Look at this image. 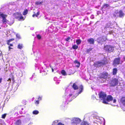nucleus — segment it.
<instances>
[{
	"label": "nucleus",
	"mask_w": 125,
	"mask_h": 125,
	"mask_svg": "<svg viewBox=\"0 0 125 125\" xmlns=\"http://www.w3.org/2000/svg\"><path fill=\"white\" fill-rule=\"evenodd\" d=\"M9 45H10V46H9L8 48L9 49V50H10L11 49H12L13 48L11 47H10V46H13V45L12 44H10Z\"/></svg>",
	"instance_id": "c9c22d12"
},
{
	"label": "nucleus",
	"mask_w": 125,
	"mask_h": 125,
	"mask_svg": "<svg viewBox=\"0 0 125 125\" xmlns=\"http://www.w3.org/2000/svg\"><path fill=\"white\" fill-rule=\"evenodd\" d=\"M109 6V5L108 4H104L101 7V9L103 10L108 7Z\"/></svg>",
	"instance_id": "a211bd4d"
},
{
	"label": "nucleus",
	"mask_w": 125,
	"mask_h": 125,
	"mask_svg": "<svg viewBox=\"0 0 125 125\" xmlns=\"http://www.w3.org/2000/svg\"><path fill=\"white\" fill-rule=\"evenodd\" d=\"M81 42L82 40L80 39H77L76 40V44L78 45L80 44L81 43Z\"/></svg>",
	"instance_id": "5701e85b"
},
{
	"label": "nucleus",
	"mask_w": 125,
	"mask_h": 125,
	"mask_svg": "<svg viewBox=\"0 0 125 125\" xmlns=\"http://www.w3.org/2000/svg\"><path fill=\"white\" fill-rule=\"evenodd\" d=\"M13 15L15 16V18L16 19H18L20 17V20H24L23 17L22 16V14L20 13L17 12L14 14Z\"/></svg>",
	"instance_id": "6e6552de"
},
{
	"label": "nucleus",
	"mask_w": 125,
	"mask_h": 125,
	"mask_svg": "<svg viewBox=\"0 0 125 125\" xmlns=\"http://www.w3.org/2000/svg\"><path fill=\"white\" fill-rule=\"evenodd\" d=\"M28 11L27 9H25L23 11L22 14L24 15H26L28 13Z\"/></svg>",
	"instance_id": "aec40b11"
},
{
	"label": "nucleus",
	"mask_w": 125,
	"mask_h": 125,
	"mask_svg": "<svg viewBox=\"0 0 125 125\" xmlns=\"http://www.w3.org/2000/svg\"><path fill=\"white\" fill-rule=\"evenodd\" d=\"M18 48L21 49L23 48V45L21 44H19L18 45Z\"/></svg>",
	"instance_id": "a878e982"
},
{
	"label": "nucleus",
	"mask_w": 125,
	"mask_h": 125,
	"mask_svg": "<svg viewBox=\"0 0 125 125\" xmlns=\"http://www.w3.org/2000/svg\"><path fill=\"white\" fill-rule=\"evenodd\" d=\"M39 104V102H35V104L36 105H38Z\"/></svg>",
	"instance_id": "49530a36"
},
{
	"label": "nucleus",
	"mask_w": 125,
	"mask_h": 125,
	"mask_svg": "<svg viewBox=\"0 0 125 125\" xmlns=\"http://www.w3.org/2000/svg\"><path fill=\"white\" fill-rule=\"evenodd\" d=\"M33 13L34 14L32 15V16L33 17H34L35 16L37 17L38 15H39L40 14V12L39 11H38L36 14L34 12H33Z\"/></svg>",
	"instance_id": "412c9836"
},
{
	"label": "nucleus",
	"mask_w": 125,
	"mask_h": 125,
	"mask_svg": "<svg viewBox=\"0 0 125 125\" xmlns=\"http://www.w3.org/2000/svg\"><path fill=\"white\" fill-rule=\"evenodd\" d=\"M119 82L118 79L114 78L111 80L110 83L111 86H114L117 85Z\"/></svg>",
	"instance_id": "423d86ee"
},
{
	"label": "nucleus",
	"mask_w": 125,
	"mask_h": 125,
	"mask_svg": "<svg viewBox=\"0 0 125 125\" xmlns=\"http://www.w3.org/2000/svg\"><path fill=\"white\" fill-rule=\"evenodd\" d=\"M122 102L123 103H124V102L125 103V102Z\"/></svg>",
	"instance_id": "6e6d98bb"
},
{
	"label": "nucleus",
	"mask_w": 125,
	"mask_h": 125,
	"mask_svg": "<svg viewBox=\"0 0 125 125\" xmlns=\"http://www.w3.org/2000/svg\"><path fill=\"white\" fill-rule=\"evenodd\" d=\"M93 117L94 118H96L97 120H96L99 124L95 123L94 124L95 125H103V124L104 121V119L103 118H101L100 119L99 117L95 115L94 116L93 115Z\"/></svg>",
	"instance_id": "f03ea898"
},
{
	"label": "nucleus",
	"mask_w": 125,
	"mask_h": 125,
	"mask_svg": "<svg viewBox=\"0 0 125 125\" xmlns=\"http://www.w3.org/2000/svg\"><path fill=\"white\" fill-rule=\"evenodd\" d=\"M87 41L90 44H94V39L92 38H91L87 39Z\"/></svg>",
	"instance_id": "9b49d317"
},
{
	"label": "nucleus",
	"mask_w": 125,
	"mask_h": 125,
	"mask_svg": "<svg viewBox=\"0 0 125 125\" xmlns=\"http://www.w3.org/2000/svg\"><path fill=\"white\" fill-rule=\"evenodd\" d=\"M119 17L120 18H122L123 17L124 15V13L122 10H120L118 12Z\"/></svg>",
	"instance_id": "dca6fc26"
},
{
	"label": "nucleus",
	"mask_w": 125,
	"mask_h": 125,
	"mask_svg": "<svg viewBox=\"0 0 125 125\" xmlns=\"http://www.w3.org/2000/svg\"><path fill=\"white\" fill-rule=\"evenodd\" d=\"M123 59L124 61H125V56L123 57Z\"/></svg>",
	"instance_id": "de8ad7c7"
},
{
	"label": "nucleus",
	"mask_w": 125,
	"mask_h": 125,
	"mask_svg": "<svg viewBox=\"0 0 125 125\" xmlns=\"http://www.w3.org/2000/svg\"><path fill=\"white\" fill-rule=\"evenodd\" d=\"M0 125H5V124L4 121L0 120Z\"/></svg>",
	"instance_id": "7c9ffc66"
},
{
	"label": "nucleus",
	"mask_w": 125,
	"mask_h": 125,
	"mask_svg": "<svg viewBox=\"0 0 125 125\" xmlns=\"http://www.w3.org/2000/svg\"><path fill=\"white\" fill-rule=\"evenodd\" d=\"M117 69L116 68H113L112 69V73L113 75H116L117 73Z\"/></svg>",
	"instance_id": "f8f14e48"
},
{
	"label": "nucleus",
	"mask_w": 125,
	"mask_h": 125,
	"mask_svg": "<svg viewBox=\"0 0 125 125\" xmlns=\"http://www.w3.org/2000/svg\"><path fill=\"white\" fill-rule=\"evenodd\" d=\"M113 99L112 96L111 95H108L106 98V101H111Z\"/></svg>",
	"instance_id": "9d476101"
},
{
	"label": "nucleus",
	"mask_w": 125,
	"mask_h": 125,
	"mask_svg": "<svg viewBox=\"0 0 125 125\" xmlns=\"http://www.w3.org/2000/svg\"><path fill=\"white\" fill-rule=\"evenodd\" d=\"M72 121L73 123L77 124L81 122V120L79 118H73Z\"/></svg>",
	"instance_id": "1a4fd4ad"
},
{
	"label": "nucleus",
	"mask_w": 125,
	"mask_h": 125,
	"mask_svg": "<svg viewBox=\"0 0 125 125\" xmlns=\"http://www.w3.org/2000/svg\"><path fill=\"white\" fill-rule=\"evenodd\" d=\"M16 36L17 38L19 39H20L21 38L20 36L19 35H16Z\"/></svg>",
	"instance_id": "79ce46f5"
},
{
	"label": "nucleus",
	"mask_w": 125,
	"mask_h": 125,
	"mask_svg": "<svg viewBox=\"0 0 125 125\" xmlns=\"http://www.w3.org/2000/svg\"><path fill=\"white\" fill-rule=\"evenodd\" d=\"M72 87L74 90H77L78 88V86L75 83H73L72 86Z\"/></svg>",
	"instance_id": "6ab92c4d"
},
{
	"label": "nucleus",
	"mask_w": 125,
	"mask_h": 125,
	"mask_svg": "<svg viewBox=\"0 0 125 125\" xmlns=\"http://www.w3.org/2000/svg\"><path fill=\"white\" fill-rule=\"evenodd\" d=\"M121 102H125V97H123L121 99Z\"/></svg>",
	"instance_id": "473e14b6"
},
{
	"label": "nucleus",
	"mask_w": 125,
	"mask_h": 125,
	"mask_svg": "<svg viewBox=\"0 0 125 125\" xmlns=\"http://www.w3.org/2000/svg\"><path fill=\"white\" fill-rule=\"evenodd\" d=\"M120 60L121 58L119 57L115 58L113 61V65L114 67H116L119 64Z\"/></svg>",
	"instance_id": "39448f33"
},
{
	"label": "nucleus",
	"mask_w": 125,
	"mask_h": 125,
	"mask_svg": "<svg viewBox=\"0 0 125 125\" xmlns=\"http://www.w3.org/2000/svg\"><path fill=\"white\" fill-rule=\"evenodd\" d=\"M52 72H53L54 71L53 69L52 68Z\"/></svg>",
	"instance_id": "09e8293b"
},
{
	"label": "nucleus",
	"mask_w": 125,
	"mask_h": 125,
	"mask_svg": "<svg viewBox=\"0 0 125 125\" xmlns=\"http://www.w3.org/2000/svg\"><path fill=\"white\" fill-rule=\"evenodd\" d=\"M103 63L102 62L98 61L95 62L94 64V65L95 66H98L99 64H100V65L103 66Z\"/></svg>",
	"instance_id": "2eb2a0df"
},
{
	"label": "nucleus",
	"mask_w": 125,
	"mask_h": 125,
	"mask_svg": "<svg viewBox=\"0 0 125 125\" xmlns=\"http://www.w3.org/2000/svg\"><path fill=\"white\" fill-rule=\"evenodd\" d=\"M72 95V94H69V96H71Z\"/></svg>",
	"instance_id": "603ef678"
},
{
	"label": "nucleus",
	"mask_w": 125,
	"mask_h": 125,
	"mask_svg": "<svg viewBox=\"0 0 125 125\" xmlns=\"http://www.w3.org/2000/svg\"><path fill=\"white\" fill-rule=\"evenodd\" d=\"M15 125H21V123L20 120H18L15 123Z\"/></svg>",
	"instance_id": "4be33fe9"
},
{
	"label": "nucleus",
	"mask_w": 125,
	"mask_h": 125,
	"mask_svg": "<svg viewBox=\"0 0 125 125\" xmlns=\"http://www.w3.org/2000/svg\"><path fill=\"white\" fill-rule=\"evenodd\" d=\"M58 122V120H55L53 122V124H55L56 123H57Z\"/></svg>",
	"instance_id": "a19ab883"
},
{
	"label": "nucleus",
	"mask_w": 125,
	"mask_h": 125,
	"mask_svg": "<svg viewBox=\"0 0 125 125\" xmlns=\"http://www.w3.org/2000/svg\"><path fill=\"white\" fill-rule=\"evenodd\" d=\"M92 49V48H90L87 49L86 50V52L87 53H89V52Z\"/></svg>",
	"instance_id": "f704fd0d"
},
{
	"label": "nucleus",
	"mask_w": 125,
	"mask_h": 125,
	"mask_svg": "<svg viewBox=\"0 0 125 125\" xmlns=\"http://www.w3.org/2000/svg\"><path fill=\"white\" fill-rule=\"evenodd\" d=\"M8 81H11V79H10V78H9L8 79Z\"/></svg>",
	"instance_id": "8fccbe9b"
},
{
	"label": "nucleus",
	"mask_w": 125,
	"mask_h": 125,
	"mask_svg": "<svg viewBox=\"0 0 125 125\" xmlns=\"http://www.w3.org/2000/svg\"><path fill=\"white\" fill-rule=\"evenodd\" d=\"M78 48V46L74 44L73 45L72 48L74 49H77Z\"/></svg>",
	"instance_id": "cd10ccee"
},
{
	"label": "nucleus",
	"mask_w": 125,
	"mask_h": 125,
	"mask_svg": "<svg viewBox=\"0 0 125 125\" xmlns=\"http://www.w3.org/2000/svg\"><path fill=\"white\" fill-rule=\"evenodd\" d=\"M6 115V114H5L3 115H2V117L3 118H5V117Z\"/></svg>",
	"instance_id": "ea45409f"
},
{
	"label": "nucleus",
	"mask_w": 125,
	"mask_h": 125,
	"mask_svg": "<svg viewBox=\"0 0 125 125\" xmlns=\"http://www.w3.org/2000/svg\"><path fill=\"white\" fill-rule=\"evenodd\" d=\"M99 98L100 100L103 102H106L107 95L106 94L102 91L100 92L98 94Z\"/></svg>",
	"instance_id": "f257e3e1"
},
{
	"label": "nucleus",
	"mask_w": 125,
	"mask_h": 125,
	"mask_svg": "<svg viewBox=\"0 0 125 125\" xmlns=\"http://www.w3.org/2000/svg\"><path fill=\"white\" fill-rule=\"evenodd\" d=\"M81 125H89V124L87 122L83 121L81 123Z\"/></svg>",
	"instance_id": "c85d7f7f"
},
{
	"label": "nucleus",
	"mask_w": 125,
	"mask_h": 125,
	"mask_svg": "<svg viewBox=\"0 0 125 125\" xmlns=\"http://www.w3.org/2000/svg\"><path fill=\"white\" fill-rule=\"evenodd\" d=\"M42 99V97H41L40 96H38V100L36 101L35 100V101H36L35 102H39V101L41 100Z\"/></svg>",
	"instance_id": "2f4dec72"
},
{
	"label": "nucleus",
	"mask_w": 125,
	"mask_h": 125,
	"mask_svg": "<svg viewBox=\"0 0 125 125\" xmlns=\"http://www.w3.org/2000/svg\"><path fill=\"white\" fill-rule=\"evenodd\" d=\"M39 113V111L37 110H35L32 113L33 114L37 115Z\"/></svg>",
	"instance_id": "c756f323"
},
{
	"label": "nucleus",
	"mask_w": 125,
	"mask_h": 125,
	"mask_svg": "<svg viewBox=\"0 0 125 125\" xmlns=\"http://www.w3.org/2000/svg\"><path fill=\"white\" fill-rule=\"evenodd\" d=\"M104 49L108 52H113L114 50V47L109 45H106L104 46Z\"/></svg>",
	"instance_id": "7ed1b4c3"
},
{
	"label": "nucleus",
	"mask_w": 125,
	"mask_h": 125,
	"mask_svg": "<svg viewBox=\"0 0 125 125\" xmlns=\"http://www.w3.org/2000/svg\"><path fill=\"white\" fill-rule=\"evenodd\" d=\"M2 56V52L0 51V57Z\"/></svg>",
	"instance_id": "37998d69"
},
{
	"label": "nucleus",
	"mask_w": 125,
	"mask_h": 125,
	"mask_svg": "<svg viewBox=\"0 0 125 125\" xmlns=\"http://www.w3.org/2000/svg\"><path fill=\"white\" fill-rule=\"evenodd\" d=\"M26 117L28 120L30 119V115L28 114L27 115H26Z\"/></svg>",
	"instance_id": "4c0bfd02"
},
{
	"label": "nucleus",
	"mask_w": 125,
	"mask_h": 125,
	"mask_svg": "<svg viewBox=\"0 0 125 125\" xmlns=\"http://www.w3.org/2000/svg\"><path fill=\"white\" fill-rule=\"evenodd\" d=\"M2 80V78H1L0 77V83H1Z\"/></svg>",
	"instance_id": "a18cd8bd"
},
{
	"label": "nucleus",
	"mask_w": 125,
	"mask_h": 125,
	"mask_svg": "<svg viewBox=\"0 0 125 125\" xmlns=\"http://www.w3.org/2000/svg\"><path fill=\"white\" fill-rule=\"evenodd\" d=\"M43 2V1H42L41 2H39L36 1L35 2V4L38 5L41 4Z\"/></svg>",
	"instance_id": "bb28decb"
},
{
	"label": "nucleus",
	"mask_w": 125,
	"mask_h": 125,
	"mask_svg": "<svg viewBox=\"0 0 125 125\" xmlns=\"http://www.w3.org/2000/svg\"><path fill=\"white\" fill-rule=\"evenodd\" d=\"M55 125H58V124L57 125H56V124H55Z\"/></svg>",
	"instance_id": "5fc2aeb1"
},
{
	"label": "nucleus",
	"mask_w": 125,
	"mask_h": 125,
	"mask_svg": "<svg viewBox=\"0 0 125 125\" xmlns=\"http://www.w3.org/2000/svg\"><path fill=\"white\" fill-rule=\"evenodd\" d=\"M37 37L38 39L39 40L40 39H41V36L39 34L38 35H37Z\"/></svg>",
	"instance_id": "58836bf2"
},
{
	"label": "nucleus",
	"mask_w": 125,
	"mask_h": 125,
	"mask_svg": "<svg viewBox=\"0 0 125 125\" xmlns=\"http://www.w3.org/2000/svg\"><path fill=\"white\" fill-rule=\"evenodd\" d=\"M116 100L115 99H114V102H116Z\"/></svg>",
	"instance_id": "3c124183"
},
{
	"label": "nucleus",
	"mask_w": 125,
	"mask_h": 125,
	"mask_svg": "<svg viewBox=\"0 0 125 125\" xmlns=\"http://www.w3.org/2000/svg\"><path fill=\"white\" fill-rule=\"evenodd\" d=\"M1 29L0 27V29Z\"/></svg>",
	"instance_id": "864d4df0"
},
{
	"label": "nucleus",
	"mask_w": 125,
	"mask_h": 125,
	"mask_svg": "<svg viewBox=\"0 0 125 125\" xmlns=\"http://www.w3.org/2000/svg\"><path fill=\"white\" fill-rule=\"evenodd\" d=\"M71 39V38L70 37H68L67 38L65 39V41L67 42H69V40H70Z\"/></svg>",
	"instance_id": "e433bc0d"
},
{
	"label": "nucleus",
	"mask_w": 125,
	"mask_h": 125,
	"mask_svg": "<svg viewBox=\"0 0 125 125\" xmlns=\"http://www.w3.org/2000/svg\"><path fill=\"white\" fill-rule=\"evenodd\" d=\"M103 103L105 104H111L112 106L115 105V102H103Z\"/></svg>",
	"instance_id": "ddd939ff"
},
{
	"label": "nucleus",
	"mask_w": 125,
	"mask_h": 125,
	"mask_svg": "<svg viewBox=\"0 0 125 125\" xmlns=\"http://www.w3.org/2000/svg\"><path fill=\"white\" fill-rule=\"evenodd\" d=\"M103 65H104L108 63V60L105 58H104L102 60Z\"/></svg>",
	"instance_id": "4468645a"
},
{
	"label": "nucleus",
	"mask_w": 125,
	"mask_h": 125,
	"mask_svg": "<svg viewBox=\"0 0 125 125\" xmlns=\"http://www.w3.org/2000/svg\"><path fill=\"white\" fill-rule=\"evenodd\" d=\"M97 40L99 43H101L102 42H105L107 40V37L103 36L102 37L98 38Z\"/></svg>",
	"instance_id": "0eeeda50"
},
{
	"label": "nucleus",
	"mask_w": 125,
	"mask_h": 125,
	"mask_svg": "<svg viewBox=\"0 0 125 125\" xmlns=\"http://www.w3.org/2000/svg\"><path fill=\"white\" fill-rule=\"evenodd\" d=\"M83 85H80V93H81L82 91V90H83Z\"/></svg>",
	"instance_id": "72a5a7b5"
},
{
	"label": "nucleus",
	"mask_w": 125,
	"mask_h": 125,
	"mask_svg": "<svg viewBox=\"0 0 125 125\" xmlns=\"http://www.w3.org/2000/svg\"><path fill=\"white\" fill-rule=\"evenodd\" d=\"M58 125H64V124L61 123H59L58 124Z\"/></svg>",
	"instance_id": "c03bdc74"
},
{
	"label": "nucleus",
	"mask_w": 125,
	"mask_h": 125,
	"mask_svg": "<svg viewBox=\"0 0 125 125\" xmlns=\"http://www.w3.org/2000/svg\"><path fill=\"white\" fill-rule=\"evenodd\" d=\"M14 40V38H12L10 39L9 40H8L7 41V45H9L10 44V42L11 41H13Z\"/></svg>",
	"instance_id": "b1692460"
},
{
	"label": "nucleus",
	"mask_w": 125,
	"mask_h": 125,
	"mask_svg": "<svg viewBox=\"0 0 125 125\" xmlns=\"http://www.w3.org/2000/svg\"><path fill=\"white\" fill-rule=\"evenodd\" d=\"M108 74L107 72H104L99 74L98 77L100 79H106L108 77Z\"/></svg>",
	"instance_id": "20e7f679"
},
{
	"label": "nucleus",
	"mask_w": 125,
	"mask_h": 125,
	"mask_svg": "<svg viewBox=\"0 0 125 125\" xmlns=\"http://www.w3.org/2000/svg\"><path fill=\"white\" fill-rule=\"evenodd\" d=\"M61 73L63 75L65 76L67 75V74L66 72L64 70H62L61 72Z\"/></svg>",
	"instance_id": "393cba45"
},
{
	"label": "nucleus",
	"mask_w": 125,
	"mask_h": 125,
	"mask_svg": "<svg viewBox=\"0 0 125 125\" xmlns=\"http://www.w3.org/2000/svg\"><path fill=\"white\" fill-rule=\"evenodd\" d=\"M74 63L75 64H77V65L75 66V67L77 68L79 67L80 65V63L77 60H75L74 61Z\"/></svg>",
	"instance_id": "f3484780"
}]
</instances>
